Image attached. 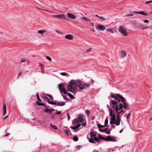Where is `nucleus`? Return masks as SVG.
<instances>
[{"instance_id": "nucleus-1", "label": "nucleus", "mask_w": 152, "mask_h": 152, "mask_svg": "<svg viewBox=\"0 0 152 152\" xmlns=\"http://www.w3.org/2000/svg\"><path fill=\"white\" fill-rule=\"evenodd\" d=\"M91 80L92 82H90V83H83L79 80H72L70 83V84L68 86L67 90L68 91L75 94L76 91L73 87V86H74L75 88L77 87H78L80 89V91H82L84 89H87L89 88L90 85L94 84V80L92 79H91Z\"/></svg>"}, {"instance_id": "nucleus-2", "label": "nucleus", "mask_w": 152, "mask_h": 152, "mask_svg": "<svg viewBox=\"0 0 152 152\" xmlns=\"http://www.w3.org/2000/svg\"><path fill=\"white\" fill-rule=\"evenodd\" d=\"M98 137L99 139L102 140H104L105 141H111L113 142L116 141V139L114 137H112L110 135L107 136L106 138H105L102 136L101 135H99L98 136Z\"/></svg>"}, {"instance_id": "nucleus-3", "label": "nucleus", "mask_w": 152, "mask_h": 152, "mask_svg": "<svg viewBox=\"0 0 152 152\" xmlns=\"http://www.w3.org/2000/svg\"><path fill=\"white\" fill-rule=\"evenodd\" d=\"M58 87L61 93H63L65 94H67L66 90L64 88V85L63 83H60L58 85Z\"/></svg>"}, {"instance_id": "nucleus-4", "label": "nucleus", "mask_w": 152, "mask_h": 152, "mask_svg": "<svg viewBox=\"0 0 152 152\" xmlns=\"http://www.w3.org/2000/svg\"><path fill=\"white\" fill-rule=\"evenodd\" d=\"M111 103L113 104L112 107L113 109H115L116 113H117L118 110V103L119 102H117V101H111Z\"/></svg>"}, {"instance_id": "nucleus-5", "label": "nucleus", "mask_w": 152, "mask_h": 152, "mask_svg": "<svg viewBox=\"0 0 152 152\" xmlns=\"http://www.w3.org/2000/svg\"><path fill=\"white\" fill-rule=\"evenodd\" d=\"M118 31L124 36H126L127 35L126 28L124 26H120L119 28Z\"/></svg>"}, {"instance_id": "nucleus-6", "label": "nucleus", "mask_w": 152, "mask_h": 152, "mask_svg": "<svg viewBox=\"0 0 152 152\" xmlns=\"http://www.w3.org/2000/svg\"><path fill=\"white\" fill-rule=\"evenodd\" d=\"M121 119L120 117H117L116 121H110V124L111 125L115 124L117 126H119L120 124Z\"/></svg>"}, {"instance_id": "nucleus-7", "label": "nucleus", "mask_w": 152, "mask_h": 152, "mask_svg": "<svg viewBox=\"0 0 152 152\" xmlns=\"http://www.w3.org/2000/svg\"><path fill=\"white\" fill-rule=\"evenodd\" d=\"M53 17L54 18H56L59 19H63L66 20V18L65 15L64 14H60L58 15H53Z\"/></svg>"}, {"instance_id": "nucleus-8", "label": "nucleus", "mask_w": 152, "mask_h": 152, "mask_svg": "<svg viewBox=\"0 0 152 152\" xmlns=\"http://www.w3.org/2000/svg\"><path fill=\"white\" fill-rule=\"evenodd\" d=\"M67 17L70 19H74L76 18V16L72 13H68L67 14Z\"/></svg>"}, {"instance_id": "nucleus-9", "label": "nucleus", "mask_w": 152, "mask_h": 152, "mask_svg": "<svg viewBox=\"0 0 152 152\" xmlns=\"http://www.w3.org/2000/svg\"><path fill=\"white\" fill-rule=\"evenodd\" d=\"M115 95L117 96H118V98L120 99L121 101V102L123 103H125L126 100L122 96L119 94H115Z\"/></svg>"}, {"instance_id": "nucleus-10", "label": "nucleus", "mask_w": 152, "mask_h": 152, "mask_svg": "<svg viewBox=\"0 0 152 152\" xmlns=\"http://www.w3.org/2000/svg\"><path fill=\"white\" fill-rule=\"evenodd\" d=\"M96 29L101 31H104L105 29V27L103 26L99 25L96 27Z\"/></svg>"}, {"instance_id": "nucleus-11", "label": "nucleus", "mask_w": 152, "mask_h": 152, "mask_svg": "<svg viewBox=\"0 0 152 152\" xmlns=\"http://www.w3.org/2000/svg\"><path fill=\"white\" fill-rule=\"evenodd\" d=\"M65 38L69 40H72L73 38V36L71 34H67L65 36Z\"/></svg>"}, {"instance_id": "nucleus-12", "label": "nucleus", "mask_w": 152, "mask_h": 152, "mask_svg": "<svg viewBox=\"0 0 152 152\" xmlns=\"http://www.w3.org/2000/svg\"><path fill=\"white\" fill-rule=\"evenodd\" d=\"M111 97L112 98H114L116 100L115 101H117V102H120V99L118 98V97L116 96H115V95H113V94H112L111 95Z\"/></svg>"}, {"instance_id": "nucleus-13", "label": "nucleus", "mask_w": 152, "mask_h": 152, "mask_svg": "<svg viewBox=\"0 0 152 152\" xmlns=\"http://www.w3.org/2000/svg\"><path fill=\"white\" fill-rule=\"evenodd\" d=\"M134 12L135 13L141 14L143 15H148V14L147 13L145 12H144L143 11H141L140 12Z\"/></svg>"}, {"instance_id": "nucleus-14", "label": "nucleus", "mask_w": 152, "mask_h": 152, "mask_svg": "<svg viewBox=\"0 0 152 152\" xmlns=\"http://www.w3.org/2000/svg\"><path fill=\"white\" fill-rule=\"evenodd\" d=\"M46 31L45 30H39L37 31V33L38 34H41L42 36H43L44 33L46 32Z\"/></svg>"}, {"instance_id": "nucleus-15", "label": "nucleus", "mask_w": 152, "mask_h": 152, "mask_svg": "<svg viewBox=\"0 0 152 152\" xmlns=\"http://www.w3.org/2000/svg\"><path fill=\"white\" fill-rule=\"evenodd\" d=\"M114 112H115V111H114ZM111 121H116V118L115 113H113V115L112 116H111V117L110 118Z\"/></svg>"}, {"instance_id": "nucleus-16", "label": "nucleus", "mask_w": 152, "mask_h": 152, "mask_svg": "<svg viewBox=\"0 0 152 152\" xmlns=\"http://www.w3.org/2000/svg\"><path fill=\"white\" fill-rule=\"evenodd\" d=\"M80 124H79L75 126L74 127L71 126L70 127V128L74 130H75L80 127Z\"/></svg>"}, {"instance_id": "nucleus-17", "label": "nucleus", "mask_w": 152, "mask_h": 152, "mask_svg": "<svg viewBox=\"0 0 152 152\" xmlns=\"http://www.w3.org/2000/svg\"><path fill=\"white\" fill-rule=\"evenodd\" d=\"M126 53L125 51L124 50H121V57H124L126 56Z\"/></svg>"}, {"instance_id": "nucleus-18", "label": "nucleus", "mask_w": 152, "mask_h": 152, "mask_svg": "<svg viewBox=\"0 0 152 152\" xmlns=\"http://www.w3.org/2000/svg\"><path fill=\"white\" fill-rule=\"evenodd\" d=\"M3 109L4 111L3 115H4L6 113V105L4 103Z\"/></svg>"}, {"instance_id": "nucleus-19", "label": "nucleus", "mask_w": 152, "mask_h": 152, "mask_svg": "<svg viewBox=\"0 0 152 152\" xmlns=\"http://www.w3.org/2000/svg\"><path fill=\"white\" fill-rule=\"evenodd\" d=\"M56 104L57 106H62L65 105V103L64 102H58Z\"/></svg>"}, {"instance_id": "nucleus-20", "label": "nucleus", "mask_w": 152, "mask_h": 152, "mask_svg": "<svg viewBox=\"0 0 152 152\" xmlns=\"http://www.w3.org/2000/svg\"><path fill=\"white\" fill-rule=\"evenodd\" d=\"M65 134L67 135H69L70 134V131L68 130L63 129Z\"/></svg>"}, {"instance_id": "nucleus-21", "label": "nucleus", "mask_w": 152, "mask_h": 152, "mask_svg": "<svg viewBox=\"0 0 152 152\" xmlns=\"http://www.w3.org/2000/svg\"><path fill=\"white\" fill-rule=\"evenodd\" d=\"M78 123V121L76 118L74 119L72 122V124L74 125H76Z\"/></svg>"}, {"instance_id": "nucleus-22", "label": "nucleus", "mask_w": 152, "mask_h": 152, "mask_svg": "<svg viewBox=\"0 0 152 152\" xmlns=\"http://www.w3.org/2000/svg\"><path fill=\"white\" fill-rule=\"evenodd\" d=\"M78 137L77 136L74 135L73 136V139L74 141H77L78 140Z\"/></svg>"}, {"instance_id": "nucleus-23", "label": "nucleus", "mask_w": 152, "mask_h": 152, "mask_svg": "<svg viewBox=\"0 0 152 152\" xmlns=\"http://www.w3.org/2000/svg\"><path fill=\"white\" fill-rule=\"evenodd\" d=\"M78 122H82L83 121V118H82L81 116H79L78 117Z\"/></svg>"}, {"instance_id": "nucleus-24", "label": "nucleus", "mask_w": 152, "mask_h": 152, "mask_svg": "<svg viewBox=\"0 0 152 152\" xmlns=\"http://www.w3.org/2000/svg\"><path fill=\"white\" fill-rule=\"evenodd\" d=\"M90 136L91 138H93L94 137H95L96 136V135L95 134L93 133L92 132H91L90 133Z\"/></svg>"}, {"instance_id": "nucleus-25", "label": "nucleus", "mask_w": 152, "mask_h": 152, "mask_svg": "<svg viewBox=\"0 0 152 152\" xmlns=\"http://www.w3.org/2000/svg\"><path fill=\"white\" fill-rule=\"evenodd\" d=\"M109 111H110V114H109L110 115V116H112L113 115V110H112V109L111 108H110Z\"/></svg>"}, {"instance_id": "nucleus-26", "label": "nucleus", "mask_w": 152, "mask_h": 152, "mask_svg": "<svg viewBox=\"0 0 152 152\" xmlns=\"http://www.w3.org/2000/svg\"><path fill=\"white\" fill-rule=\"evenodd\" d=\"M44 111L45 113H46L48 112L50 113H52L51 110L48 108L45 109L44 110Z\"/></svg>"}, {"instance_id": "nucleus-27", "label": "nucleus", "mask_w": 152, "mask_h": 152, "mask_svg": "<svg viewBox=\"0 0 152 152\" xmlns=\"http://www.w3.org/2000/svg\"><path fill=\"white\" fill-rule=\"evenodd\" d=\"M43 98L49 103V102L50 101V100L48 97H47L46 96H44L43 97Z\"/></svg>"}, {"instance_id": "nucleus-28", "label": "nucleus", "mask_w": 152, "mask_h": 152, "mask_svg": "<svg viewBox=\"0 0 152 152\" xmlns=\"http://www.w3.org/2000/svg\"><path fill=\"white\" fill-rule=\"evenodd\" d=\"M119 108L118 107V110H121L123 107V104L122 103H120L119 104Z\"/></svg>"}, {"instance_id": "nucleus-29", "label": "nucleus", "mask_w": 152, "mask_h": 152, "mask_svg": "<svg viewBox=\"0 0 152 152\" xmlns=\"http://www.w3.org/2000/svg\"><path fill=\"white\" fill-rule=\"evenodd\" d=\"M97 126L99 128H103V127H105L106 126L105 125H102L100 124H97Z\"/></svg>"}, {"instance_id": "nucleus-30", "label": "nucleus", "mask_w": 152, "mask_h": 152, "mask_svg": "<svg viewBox=\"0 0 152 152\" xmlns=\"http://www.w3.org/2000/svg\"><path fill=\"white\" fill-rule=\"evenodd\" d=\"M50 125L53 128V129H57V128L56 127V126L55 125H53V124H50Z\"/></svg>"}, {"instance_id": "nucleus-31", "label": "nucleus", "mask_w": 152, "mask_h": 152, "mask_svg": "<svg viewBox=\"0 0 152 152\" xmlns=\"http://www.w3.org/2000/svg\"><path fill=\"white\" fill-rule=\"evenodd\" d=\"M36 103L37 105L39 106H44L45 105L44 104L39 103L38 101H37Z\"/></svg>"}, {"instance_id": "nucleus-32", "label": "nucleus", "mask_w": 152, "mask_h": 152, "mask_svg": "<svg viewBox=\"0 0 152 152\" xmlns=\"http://www.w3.org/2000/svg\"><path fill=\"white\" fill-rule=\"evenodd\" d=\"M95 16H96V17H98V18H100L101 19H102V20H105V18H103V17H100V16H98V15H95Z\"/></svg>"}, {"instance_id": "nucleus-33", "label": "nucleus", "mask_w": 152, "mask_h": 152, "mask_svg": "<svg viewBox=\"0 0 152 152\" xmlns=\"http://www.w3.org/2000/svg\"><path fill=\"white\" fill-rule=\"evenodd\" d=\"M89 142L91 143H95V142L94 140V139H93V138H91V139H90L89 140Z\"/></svg>"}, {"instance_id": "nucleus-34", "label": "nucleus", "mask_w": 152, "mask_h": 152, "mask_svg": "<svg viewBox=\"0 0 152 152\" xmlns=\"http://www.w3.org/2000/svg\"><path fill=\"white\" fill-rule=\"evenodd\" d=\"M49 104H52V105H56V103L52 101H49L48 103Z\"/></svg>"}, {"instance_id": "nucleus-35", "label": "nucleus", "mask_w": 152, "mask_h": 152, "mask_svg": "<svg viewBox=\"0 0 152 152\" xmlns=\"http://www.w3.org/2000/svg\"><path fill=\"white\" fill-rule=\"evenodd\" d=\"M108 119L107 118H106L105 119V121L104 125L106 126L108 124Z\"/></svg>"}, {"instance_id": "nucleus-36", "label": "nucleus", "mask_w": 152, "mask_h": 152, "mask_svg": "<svg viewBox=\"0 0 152 152\" xmlns=\"http://www.w3.org/2000/svg\"><path fill=\"white\" fill-rule=\"evenodd\" d=\"M37 99H38V101L39 102H42V101L41 100V99H40L39 96V94H37Z\"/></svg>"}, {"instance_id": "nucleus-37", "label": "nucleus", "mask_w": 152, "mask_h": 152, "mask_svg": "<svg viewBox=\"0 0 152 152\" xmlns=\"http://www.w3.org/2000/svg\"><path fill=\"white\" fill-rule=\"evenodd\" d=\"M46 58L49 61H50V62H51L52 61V59L49 56H47L46 57Z\"/></svg>"}, {"instance_id": "nucleus-38", "label": "nucleus", "mask_w": 152, "mask_h": 152, "mask_svg": "<svg viewBox=\"0 0 152 152\" xmlns=\"http://www.w3.org/2000/svg\"><path fill=\"white\" fill-rule=\"evenodd\" d=\"M106 30L108 31H110V32H111L112 33H113L112 30L111 29H109L108 28L106 29Z\"/></svg>"}, {"instance_id": "nucleus-39", "label": "nucleus", "mask_w": 152, "mask_h": 152, "mask_svg": "<svg viewBox=\"0 0 152 152\" xmlns=\"http://www.w3.org/2000/svg\"><path fill=\"white\" fill-rule=\"evenodd\" d=\"M60 74L62 75L66 76L67 74L65 72H61L60 73Z\"/></svg>"}, {"instance_id": "nucleus-40", "label": "nucleus", "mask_w": 152, "mask_h": 152, "mask_svg": "<svg viewBox=\"0 0 152 152\" xmlns=\"http://www.w3.org/2000/svg\"><path fill=\"white\" fill-rule=\"evenodd\" d=\"M81 19L87 21L88 20V19L86 17H83L82 18H81Z\"/></svg>"}, {"instance_id": "nucleus-41", "label": "nucleus", "mask_w": 152, "mask_h": 152, "mask_svg": "<svg viewBox=\"0 0 152 152\" xmlns=\"http://www.w3.org/2000/svg\"><path fill=\"white\" fill-rule=\"evenodd\" d=\"M67 94L68 96L71 98L74 97V96L70 93H67Z\"/></svg>"}, {"instance_id": "nucleus-42", "label": "nucleus", "mask_w": 152, "mask_h": 152, "mask_svg": "<svg viewBox=\"0 0 152 152\" xmlns=\"http://www.w3.org/2000/svg\"><path fill=\"white\" fill-rule=\"evenodd\" d=\"M93 139L95 141H97L99 140V139H98V137H96V136L94 137V138H93Z\"/></svg>"}, {"instance_id": "nucleus-43", "label": "nucleus", "mask_w": 152, "mask_h": 152, "mask_svg": "<svg viewBox=\"0 0 152 152\" xmlns=\"http://www.w3.org/2000/svg\"><path fill=\"white\" fill-rule=\"evenodd\" d=\"M56 32L57 33L61 34H63V33H62V32L58 31L57 30H56Z\"/></svg>"}, {"instance_id": "nucleus-44", "label": "nucleus", "mask_w": 152, "mask_h": 152, "mask_svg": "<svg viewBox=\"0 0 152 152\" xmlns=\"http://www.w3.org/2000/svg\"><path fill=\"white\" fill-rule=\"evenodd\" d=\"M47 95L50 97V99L51 100H53L52 96H51V95H49H49L47 94Z\"/></svg>"}, {"instance_id": "nucleus-45", "label": "nucleus", "mask_w": 152, "mask_h": 152, "mask_svg": "<svg viewBox=\"0 0 152 152\" xmlns=\"http://www.w3.org/2000/svg\"><path fill=\"white\" fill-rule=\"evenodd\" d=\"M124 105V108L125 109H126L127 108V106H126V103H123Z\"/></svg>"}, {"instance_id": "nucleus-46", "label": "nucleus", "mask_w": 152, "mask_h": 152, "mask_svg": "<svg viewBox=\"0 0 152 152\" xmlns=\"http://www.w3.org/2000/svg\"><path fill=\"white\" fill-rule=\"evenodd\" d=\"M67 115L68 120L69 121L70 119V117L68 113H67Z\"/></svg>"}, {"instance_id": "nucleus-47", "label": "nucleus", "mask_w": 152, "mask_h": 152, "mask_svg": "<svg viewBox=\"0 0 152 152\" xmlns=\"http://www.w3.org/2000/svg\"><path fill=\"white\" fill-rule=\"evenodd\" d=\"M86 113L88 115V116H89L90 114V112L88 110H87L86 111Z\"/></svg>"}, {"instance_id": "nucleus-48", "label": "nucleus", "mask_w": 152, "mask_h": 152, "mask_svg": "<svg viewBox=\"0 0 152 152\" xmlns=\"http://www.w3.org/2000/svg\"><path fill=\"white\" fill-rule=\"evenodd\" d=\"M151 3H152V1H148L145 2V4H147Z\"/></svg>"}, {"instance_id": "nucleus-49", "label": "nucleus", "mask_w": 152, "mask_h": 152, "mask_svg": "<svg viewBox=\"0 0 152 152\" xmlns=\"http://www.w3.org/2000/svg\"><path fill=\"white\" fill-rule=\"evenodd\" d=\"M91 50V48H89L87 50H86V53H88L89 52V51H90Z\"/></svg>"}, {"instance_id": "nucleus-50", "label": "nucleus", "mask_w": 152, "mask_h": 152, "mask_svg": "<svg viewBox=\"0 0 152 152\" xmlns=\"http://www.w3.org/2000/svg\"><path fill=\"white\" fill-rule=\"evenodd\" d=\"M26 61V60L25 59H21V61L20 63H22L23 62H25Z\"/></svg>"}, {"instance_id": "nucleus-51", "label": "nucleus", "mask_w": 152, "mask_h": 152, "mask_svg": "<svg viewBox=\"0 0 152 152\" xmlns=\"http://www.w3.org/2000/svg\"><path fill=\"white\" fill-rule=\"evenodd\" d=\"M110 129L109 131H107L106 133L108 134H110Z\"/></svg>"}, {"instance_id": "nucleus-52", "label": "nucleus", "mask_w": 152, "mask_h": 152, "mask_svg": "<svg viewBox=\"0 0 152 152\" xmlns=\"http://www.w3.org/2000/svg\"><path fill=\"white\" fill-rule=\"evenodd\" d=\"M21 74H22V72H20L18 74V77H17V78H19V77L21 75Z\"/></svg>"}, {"instance_id": "nucleus-53", "label": "nucleus", "mask_w": 152, "mask_h": 152, "mask_svg": "<svg viewBox=\"0 0 152 152\" xmlns=\"http://www.w3.org/2000/svg\"><path fill=\"white\" fill-rule=\"evenodd\" d=\"M99 130L101 132H104V130L103 129L99 128Z\"/></svg>"}, {"instance_id": "nucleus-54", "label": "nucleus", "mask_w": 152, "mask_h": 152, "mask_svg": "<svg viewBox=\"0 0 152 152\" xmlns=\"http://www.w3.org/2000/svg\"><path fill=\"white\" fill-rule=\"evenodd\" d=\"M130 115H131V114L130 113H129L128 114V115L127 116V119H128L129 117L130 116Z\"/></svg>"}, {"instance_id": "nucleus-55", "label": "nucleus", "mask_w": 152, "mask_h": 152, "mask_svg": "<svg viewBox=\"0 0 152 152\" xmlns=\"http://www.w3.org/2000/svg\"><path fill=\"white\" fill-rule=\"evenodd\" d=\"M149 22V21L147 20H145L144 21V22L145 23H147Z\"/></svg>"}, {"instance_id": "nucleus-56", "label": "nucleus", "mask_w": 152, "mask_h": 152, "mask_svg": "<svg viewBox=\"0 0 152 152\" xmlns=\"http://www.w3.org/2000/svg\"><path fill=\"white\" fill-rule=\"evenodd\" d=\"M80 145H77L76 146V148L77 149H78L80 148Z\"/></svg>"}, {"instance_id": "nucleus-57", "label": "nucleus", "mask_w": 152, "mask_h": 152, "mask_svg": "<svg viewBox=\"0 0 152 152\" xmlns=\"http://www.w3.org/2000/svg\"><path fill=\"white\" fill-rule=\"evenodd\" d=\"M117 117H120V113H118L117 112Z\"/></svg>"}, {"instance_id": "nucleus-58", "label": "nucleus", "mask_w": 152, "mask_h": 152, "mask_svg": "<svg viewBox=\"0 0 152 152\" xmlns=\"http://www.w3.org/2000/svg\"><path fill=\"white\" fill-rule=\"evenodd\" d=\"M61 113V111H58V112L55 113L56 114H59Z\"/></svg>"}, {"instance_id": "nucleus-59", "label": "nucleus", "mask_w": 152, "mask_h": 152, "mask_svg": "<svg viewBox=\"0 0 152 152\" xmlns=\"http://www.w3.org/2000/svg\"><path fill=\"white\" fill-rule=\"evenodd\" d=\"M127 16H133V14L132 13H131L130 14H128L127 15Z\"/></svg>"}, {"instance_id": "nucleus-60", "label": "nucleus", "mask_w": 152, "mask_h": 152, "mask_svg": "<svg viewBox=\"0 0 152 152\" xmlns=\"http://www.w3.org/2000/svg\"><path fill=\"white\" fill-rule=\"evenodd\" d=\"M86 126V124L85 123H83L82 124V126Z\"/></svg>"}, {"instance_id": "nucleus-61", "label": "nucleus", "mask_w": 152, "mask_h": 152, "mask_svg": "<svg viewBox=\"0 0 152 152\" xmlns=\"http://www.w3.org/2000/svg\"><path fill=\"white\" fill-rule=\"evenodd\" d=\"M108 129V128H106L104 129L103 130H104V132H107V130Z\"/></svg>"}, {"instance_id": "nucleus-62", "label": "nucleus", "mask_w": 152, "mask_h": 152, "mask_svg": "<svg viewBox=\"0 0 152 152\" xmlns=\"http://www.w3.org/2000/svg\"><path fill=\"white\" fill-rule=\"evenodd\" d=\"M10 134V133H7V134H5V135H4V137H6V136H8V135H9V134Z\"/></svg>"}, {"instance_id": "nucleus-63", "label": "nucleus", "mask_w": 152, "mask_h": 152, "mask_svg": "<svg viewBox=\"0 0 152 152\" xmlns=\"http://www.w3.org/2000/svg\"><path fill=\"white\" fill-rule=\"evenodd\" d=\"M144 29H147V28H152V27H145V28H144Z\"/></svg>"}, {"instance_id": "nucleus-64", "label": "nucleus", "mask_w": 152, "mask_h": 152, "mask_svg": "<svg viewBox=\"0 0 152 152\" xmlns=\"http://www.w3.org/2000/svg\"><path fill=\"white\" fill-rule=\"evenodd\" d=\"M123 110H122L120 112H118V113H120V114L121 113L123 112Z\"/></svg>"}]
</instances>
